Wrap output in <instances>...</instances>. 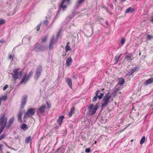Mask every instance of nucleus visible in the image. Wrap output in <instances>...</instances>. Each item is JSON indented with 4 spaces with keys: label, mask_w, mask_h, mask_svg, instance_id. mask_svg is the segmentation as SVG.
<instances>
[{
    "label": "nucleus",
    "mask_w": 153,
    "mask_h": 153,
    "mask_svg": "<svg viewBox=\"0 0 153 153\" xmlns=\"http://www.w3.org/2000/svg\"><path fill=\"white\" fill-rule=\"evenodd\" d=\"M109 92L106 94L103 97L102 101L101 104V107L103 108L104 107L106 106L108 104L110 101V99L111 98V96L109 95Z\"/></svg>",
    "instance_id": "f257e3e1"
},
{
    "label": "nucleus",
    "mask_w": 153,
    "mask_h": 153,
    "mask_svg": "<svg viewBox=\"0 0 153 153\" xmlns=\"http://www.w3.org/2000/svg\"><path fill=\"white\" fill-rule=\"evenodd\" d=\"M109 92L106 94L103 97L102 101L101 104V107L103 108L104 107L106 106L108 104L110 101V99L111 98V96L109 95Z\"/></svg>",
    "instance_id": "f03ea898"
},
{
    "label": "nucleus",
    "mask_w": 153,
    "mask_h": 153,
    "mask_svg": "<svg viewBox=\"0 0 153 153\" xmlns=\"http://www.w3.org/2000/svg\"><path fill=\"white\" fill-rule=\"evenodd\" d=\"M19 69H16L13 70V73L11 74L12 75V77L14 79L15 81H16L17 79L19 78V75L21 77L22 74V71H19Z\"/></svg>",
    "instance_id": "7ed1b4c3"
},
{
    "label": "nucleus",
    "mask_w": 153,
    "mask_h": 153,
    "mask_svg": "<svg viewBox=\"0 0 153 153\" xmlns=\"http://www.w3.org/2000/svg\"><path fill=\"white\" fill-rule=\"evenodd\" d=\"M7 119L4 113L1 114L0 116V124L1 126H4L5 127L7 123Z\"/></svg>",
    "instance_id": "20e7f679"
},
{
    "label": "nucleus",
    "mask_w": 153,
    "mask_h": 153,
    "mask_svg": "<svg viewBox=\"0 0 153 153\" xmlns=\"http://www.w3.org/2000/svg\"><path fill=\"white\" fill-rule=\"evenodd\" d=\"M35 112V109L34 108H30L28 109L26 112L25 113L24 117H26L27 116L31 117L34 115Z\"/></svg>",
    "instance_id": "39448f33"
},
{
    "label": "nucleus",
    "mask_w": 153,
    "mask_h": 153,
    "mask_svg": "<svg viewBox=\"0 0 153 153\" xmlns=\"http://www.w3.org/2000/svg\"><path fill=\"white\" fill-rule=\"evenodd\" d=\"M42 70V67L40 65H38L37 68L36 73L34 75V78L37 80L39 77Z\"/></svg>",
    "instance_id": "423d86ee"
},
{
    "label": "nucleus",
    "mask_w": 153,
    "mask_h": 153,
    "mask_svg": "<svg viewBox=\"0 0 153 153\" xmlns=\"http://www.w3.org/2000/svg\"><path fill=\"white\" fill-rule=\"evenodd\" d=\"M55 43L54 37L53 36L51 39L49 45V48L50 50H53V48L54 45Z\"/></svg>",
    "instance_id": "0eeeda50"
},
{
    "label": "nucleus",
    "mask_w": 153,
    "mask_h": 153,
    "mask_svg": "<svg viewBox=\"0 0 153 153\" xmlns=\"http://www.w3.org/2000/svg\"><path fill=\"white\" fill-rule=\"evenodd\" d=\"M27 96H25L22 99L21 105V108H23L24 107L27 101Z\"/></svg>",
    "instance_id": "6e6552de"
},
{
    "label": "nucleus",
    "mask_w": 153,
    "mask_h": 153,
    "mask_svg": "<svg viewBox=\"0 0 153 153\" xmlns=\"http://www.w3.org/2000/svg\"><path fill=\"white\" fill-rule=\"evenodd\" d=\"M45 47L44 45H40L39 47H35L34 48V50L36 52H39L40 51H43L44 50L43 48Z\"/></svg>",
    "instance_id": "1a4fd4ad"
},
{
    "label": "nucleus",
    "mask_w": 153,
    "mask_h": 153,
    "mask_svg": "<svg viewBox=\"0 0 153 153\" xmlns=\"http://www.w3.org/2000/svg\"><path fill=\"white\" fill-rule=\"evenodd\" d=\"M64 117V116L63 115L59 117L58 119L57 120V122L59 124V126H61L63 122V120Z\"/></svg>",
    "instance_id": "9d476101"
},
{
    "label": "nucleus",
    "mask_w": 153,
    "mask_h": 153,
    "mask_svg": "<svg viewBox=\"0 0 153 153\" xmlns=\"http://www.w3.org/2000/svg\"><path fill=\"white\" fill-rule=\"evenodd\" d=\"M75 110V108L74 106L72 107L71 108L70 111L68 114V117H70L72 116V115L74 113Z\"/></svg>",
    "instance_id": "9b49d317"
},
{
    "label": "nucleus",
    "mask_w": 153,
    "mask_h": 153,
    "mask_svg": "<svg viewBox=\"0 0 153 153\" xmlns=\"http://www.w3.org/2000/svg\"><path fill=\"white\" fill-rule=\"evenodd\" d=\"M27 76V74H26L24 76L23 79L21 81L20 83L21 84L23 83H25L27 82L28 81L29 79Z\"/></svg>",
    "instance_id": "f8f14e48"
},
{
    "label": "nucleus",
    "mask_w": 153,
    "mask_h": 153,
    "mask_svg": "<svg viewBox=\"0 0 153 153\" xmlns=\"http://www.w3.org/2000/svg\"><path fill=\"white\" fill-rule=\"evenodd\" d=\"M69 1L70 0H62L60 4V7L62 8L63 9H65L66 8V5H64V4L65 1L69 3Z\"/></svg>",
    "instance_id": "ddd939ff"
},
{
    "label": "nucleus",
    "mask_w": 153,
    "mask_h": 153,
    "mask_svg": "<svg viewBox=\"0 0 153 153\" xmlns=\"http://www.w3.org/2000/svg\"><path fill=\"white\" fill-rule=\"evenodd\" d=\"M72 61V59L71 57H69L66 60V65H67L68 66H70L71 65Z\"/></svg>",
    "instance_id": "4468645a"
},
{
    "label": "nucleus",
    "mask_w": 153,
    "mask_h": 153,
    "mask_svg": "<svg viewBox=\"0 0 153 153\" xmlns=\"http://www.w3.org/2000/svg\"><path fill=\"white\" fill-rule=\"evenodd\" d=\"M153 82V77L147 79L144 83L145 85H147L149 84H151Z\"/></svg>",
    "instance_id": "2eb2a0df"
},
{
    "label": "nucleus",
    "mask_w": 153,
    "mask_h": 153,
    "mask_svg": "<svg viewBox=\"0 0 153 153\" xmlns=\"http://www.w3.org/2000/svg\"><path fill=\"white\" fill-rule=\"evenodd\" d=\"M66 82L68 84L69 86L71 88H72V82L71 79L68 78L66 80Z\"/></svg>",
    "instance_id": "dca6fc26"
},
{
    "label": "nucleus",
    "mask_w": 153,
    "mask_h": 153,
    "mask_svg": "<svg viewBox=\"0 0 153 153\" xmlns=\"http://www.w3.org/2000/svg\"><path fill=\"white\" fill-rule=\"evenodd\" d=\"M45 106L44 105L41 106L38 108V111L39 112L42 113L44 112L45 109Z\"/></svg>",
    "instance_id": "f3484780"
},
{
    "label": "nucleus",
    "mask_w": 153,
    "mask_h": 153,
    "mask_svg": "<svg viewBox=\"0 0 153 153\" xmlns=\"http://www.w3.org/2000/svg\"><path fill=\"white\" fill-rule=\"evenodd\" d=\"M98 108V107L97 105L96 104L95 105V107L92 109L91 111L90 112L91 115H93L96 112Z\"/></svg>",
    "instance_id": "a211bd4d"
},
{
    "label": "nucleus",
    "mask_w": 153,
    "mask_h": 153,
    "mask_svg": "<svg viewBox=\"0 0 153 153\" xmlns=\"http://www.w3.org/2000/svg\"><path fill=\"white\" fill-rule=\"evenodd\" d=\"M137 68L136 67H134L131 69V71L128 74L129 76H131L136 71H137Z\"/></svg>",
    "instance_id": "6ab92c4d"
},
{
    "label": "nucleus",
    "mask_w": 153,
    "mask_h": 153,
    "mask_svg": "<svg viewBox=\"0 0 153 153\" xmlns=\"http://www.w3.org/2000/svg\"><path fill=\"white\" fill-rule=\"evenodd\" d=\"M134 8H132L131 7H130L128 8L126 10L125 13H131L134 11Z\"/></svg>",
    "instance_id": "aec40b11"
},
{
    "label": "nucleus",
    "mask_w": 153,
    "mask_h": 153,
    "mask_svg": "<svg viewBox=\"0 0 153 153\" xmlns=\"http://www.w3.org/2000/svg\"><path fill=\"white\" fill-rule=\"evenodd\" d=\"M69 42H68L65 46V51L66 52H67L68 51L71 50V48L69 45Z\"/></svg>",
    "instance_id": "412c9836"
},
{
    "label": "nucleus",
    "mask_w": 153,
    "mask_h": 153,
    "mask_svg": "<svg viewBox=\"0 0 153 153\" xmlns=\"http://www.w3.org/2000/svg\"><path fill=\"white\" fill-rule=\"evenodd\" d=\"M22 113L21 111H20L19 112L18 116V120L19 121L20 123L22 122Z\"/></svg>",
    "instance_id": "4be33fe9"
},
{
    "label": "nucleus",
    "mask_w": 153,
    "mask_h": 153,
    "mask_svg": "<svg viewBox=\"0 0 153 153\" xmlns=\"http://www.w3.org/2000/svg\"><path fill=\"white\" fill-rule=\"evenodd\" d=\"M132 53H128L126 56V57L125 58V59H126L127 60H131L132 59L131 58V57L132 56Z\"/></svg>",
    "instance_id": "5701e85b"
},
{
    "label": "nucleus",
    "mask_w": 153,
    "mask_h": 153,
    "mask_svg": "<svg viewBox=\"0 0 153 153\" xmlns=\"http://www.w3.org/2000/svg\"><path fill=\"white\" fill-rule=\"evenodd\" d=\"M122 55V54H120V55H117L115 56L114 59L115 63L118 62L119 59Z\"/></svg>",
    "instance_id": "b1692460"
},
{
    "label": "nucleus",
    "mask_w": 153,
    "mask_h": 153,
    "mask_svg": "<svg viewBox=\"0 0 153 153\" xmlns=\"http://www.w3.org/2000/svg\"><path fill=\"white\" fill-rule=\"evenodd\" d=\"M32 141V138L31 136H29L28 137L26 138L25 140V143H28Z\"/></svg>",
    "instance_id": "393cba45"
},
{
    "label": "nucleus",
    "mask_w": 153,
    "mask_h": 153,
    "mask_svg": "<svg viewBox=\"0 0 153 153\" xmlns=\"http://www.w3.org/2000/svg\"><path fill=\"white\" fill-rule=\"evenodd\" d=\"M94 105L93 104L90 105L88 107V109L89 112H91L92 109L93 108Z\"/></svg>",
    "instance_id": "a878e982"
},
{
    "label": "nucleus",
    "mask_w": 153,
    "mask_h": 153,
    "mask_svg": "<svg viewBox=\"0 0 153 153\" xmlns=\"http://www.w3.org/2000/svg\"><path fill=\"white\" fill-rule=\"evenodd\" d=\"M85 1V0H78L76 5L77 7H79L80 4Z\"/></svg>",
    "instance_id": "bb28decb"
},
{
    "label": "nucleus",
    "mask_w": 153,
    "mask_h": 153,
    "mask_svg": "<svg viewBox=\"0 0 153 153\" xmlns=\"http://www.w3.org/2000/svg\"><path fill=\"white\" fill-rule=\"evenodd\" d=\"M145 137L144 136H143L141 140H140V144H143L145 142Z\"/></svg>",
    "instance_id": "cd10ccee"
},
{
    "label": "nucleus",
    "mask_w": 153,
    "mask_h": 153,
    "mask_svg": "<svg viewBox=\"0 0 153 153\" xmlns=\"http://www.w3.org/2000/svg\"><path fill=\"white\" fill-rule=\"evenodd\" d=\"M7 98L6 96H2V97H0V100L1 101L2 100H4V101L7 100Z\"/></svg>",
    "instance_id": "c85d7f7f"
},
{
    "label": "nucleus",
    "mask_w": 153,
    "mask_h": 153,
    "mask_svg": "<svg viewBox=\"0 0 153 153\" xmlns=\"http://www.w3.org/2000/svg\"><path fill=\"white\" fill-rule=\"evenodd\" d=\"M33 72L32 71H30L28 74L27 76V77L29 79L31 76L33 75Z\"/></svg>",
    "instance_id": "c756f323"
},
{
    "label": "nucleus",
    "mask_w": 153,
    "mask_h": 153,
    "mask_svg": "<svg viewBox=\"0 0 153 153\" xmlns=\"http://www.w3.org/2000/svg\"><path fill=\"white\" fill-rule=\"evenodd\" d=\"M14 117H13L10 119L8 122L12 124L14 122Z\"/></svg>",
    "instance_id": "7c9ffc66"
},
{
    "label": "nucleus",
    "mask_w": 153,
    "mask_h": 153,
    "mask_svg": "<svg viewBox=\"0 0 153 153\" xmlns=\"http://www.w3.org/2000/svg\"><path fill=\"white\" fill-rule=\"evenodd\" d=\"M48 39V37L47 36H45L44 38H42V42H46Z\"/></svg>",
    "instance_id": "2f4dec72"
},
{
    "label": "nucleus",
    "mask_w": 153,
    "mask_h": 153,
    "mask_svg": "<svg viewBox=\"0 0 153 153\" xmlns=\"http://www.w3.org/2000/svg\"><path fill=\"white\" fill-rule=\"evenodd\" d=\"M124 83V80L123 79H121L119 81V84L120 85H123Z\"/></svg>",
    "instance_id": "473e14b6"
},
{
    "label": "nucleus",
    "mask_w": 153,
    "mask_h": 153,
    "mask_svg": "<svg viewBox=\"0 0 153 153\" xmlns=\"http://www.w3.org/2000/svg\"><path fill=\"white\" fill-rule=\"evenodd\" d=\"M12 125V124H11L8 122V124L7 125H6L5 127L6 129H8Z\"/></svg>",
    "instance_id": "72a5a7b5"
},
{
    "label": "nucleus",
    "mask_w": 153,
    "mask_h": 153,
    "mask_svg": "<svg viewBox=\"0 0 153 153\" xmlns=\"http://www.w3.org/2000/svg\"><path fill=\"white\" fill-rule=\"evenodd\" d=\"M5 23V20L4 19H1L0 20V26Z\"/></svg>",
    "instance_id": "f704fd0d"
},
{
    "label": "nucleus",
    "mask_w": 153,
    "mask_h": 153,
    "mask_svg": "<svg viewBox=\"0 0 153 153\" xmlns=\"http://www.w3.org/2000/svg\"><path fill=\"white\" fill-rule=\"evenodd\" d=\"M6 137V134H2L0 136V140H2V139Z\"/></svg>",
    "instance_id": "c9c22d12"
},
{
    "label": "nucleus",
    "mask_w": 153,
    "mask_h": 153,
    "mask_svg": "<svg viewBox=\"0 0 153 153\" xmlns=\"http://www.w3.org/2000/svg\"><path fill=\"white\" fill-rule=\"evenodd\" d=\"M48 23H49V22L48 21V20H44L43 22L42 23L43 24L45 25H48Z\"/></svg>",
    "instance_id": "e433bc0d"
},
{
    "label": "nucleus",
    "mask_w": 153,
    "mask_h": 153,
    "mask_svg": "<svg viewBox=\"0 0 153 153\" xmlns=\"http://www.w3.org/2000/svg\"><path fill=\"white\" fill-rule=\"evenodd\" d=\"M5 127L4 126H1L0 128V134L2 132Z\"/></svg>",
    "instance_id": "4c0bfd02"
},
{
    "label": "nucleus",
    "mask_w": 153,
    "mask_h": 153,
    "mask_svg": "<svg viewBox=\"0 0 153 153\" xmlns=\"http://www.w3.org/2000/svg\"><path fill=\"white\" fill-rule=\"evenodd\" d=\"M26 125L25 123H23L21 126V128L22 129L24 130L26 128Z\"/></svg>",
    "instance_id": "58836bf2"
},
{
    "label": "nucleus",
    "mask_w": 153,
    "mask_h": 153,
    "mask_svg": "<svg viewBox=\"0 0 153 153\" xmlns=\"http://www.w3.org/2000/svg\"><path fill=\"white\" fill-rule=\"evenodd\" d=\"M41 23H39V24L38 25H37V27H36V28H37V31H38L39 29H40V28L41 27Z\"/></svg>",
    "instance_id": "ea45409f"
},
{
    "label": "nucleus",
    "mask_w": 153,
    "mask_h": 153,
    "mask_svg": "<svg viewBox=\"0 0 153 153\" xmlns=\"http://www.w3.org/2000/svg\"><path fill=\"white\" fill-rule=\"evenodd\" d=\"M103 95H104L103 93H102L100 94L99 96H98L97 97H98V98L99 100L101 99L102 98Z\"/></svg>",
    "instance_id": "a19ab883"
},
{
    "label": "nucleus",
    "mask_w": 153,
    "mask_h": 153,
    "mask_svg": "<svg viewBox=\"0 0 153 153\" xmlns=\"http://www.w3.org/2000/svg\"><path fill=\"white\" fill-rule=\"evenodd\" d=\"M125 39L124 38H123L121 39V40L120 43H121V44L122 45H123L124 44V43H125Z\"/></svg>",
    "instance_id": "79ce46f5"
},
{
    "label": "nucleus",
    "mask_w": 153,
    "mask_h": 153,
    "mask_svg": "<svg viewBox=\"0 0 153 153\" xmlns=\"http://www.w3.org/2000/svg\"><path fill=\"white\" fill-rule=\"evenodd\" d=\"M91 151V149L90 148H87L85 149V152L86 153H88Z\"/></svg>",
    "instance_id": "37998d69"
},
{
    "label": "nucleus",
    "mask_w": 153,
    "mask_h": 153,
    "mask_svg": "<svg viewBox=\"0 0 153 153\" xmlns=\"http://www.w3.org/2000/svg\"><path fill=\"white\" fill-rule=\"evenodd\" d=\"M3 146V145L2 144H0V152H2L3 151L2 147Z\"/></svg>",
    "instance_id": "c03bdc74"
},
{
    "label": "nucleus",
    "mask_w": 153,
    "mask_h": 153,
    "mask_svg": "<svg viewBox=\"0 0 153 153\" xmlns=\"http://www.w3.org/2000/svg\"><path fill=\"white\" fill-rule=\"evenodd\" d=\"M8 87V85L7 84L3 88V90H5Z\"/></svg>",
    "instance_id": "a18cd8bd"
},
{
    "label": "nucleus",
    "mask_w": 153,
    "mask_h": 153,
    "mask_svg": "<svg viewBox=\"0 0 153 153\" xmlns=\"http://www.w3.org/2000/svg\"><path fill=\"white\" fill-rule=\"evenodd\" d=\"M97 98H98L97 96H96L94 97L93 99V100H92L93 101L95 102L96 101Z\"/></svg>",
    "instance_id": "49530a36"
},
{
    "label": "nucleus",
    "mask_w": 153,
    "mask_h": 153,
    "mask_svg": "<svg viewBox=\"0 0 153 153\" xmlns=\"http://www.w3.org/2000/svg\"><path fill=\"white\" fill-rule=\"evenodd\" d=\"M100 91L99 90H97V91L96 93H95L96 96H98V94H99V93Z\"/></svg>",
    "instance_id": "de8ad7c7"
},
{
    "label": "nucleus",
    "mask_w": 153,
    "mask_h": 153,
    "mask_svg": "<svg viewBox=\"0 0 153 153\" xmlns=\"http://www.w3.org/2000/svg\"><path fill=\"white\" fill-rule=\"evenodd\" d=\"M8 58L10 59H12V61L13 60V58L12 57V56L11 54H10L8 56Z\"/></svg>",
    "instance_id": "09e8293b"
},
{
    "label": "nucleus",
    "mask_w": 153,
    "mask_h": 153,
    "mask_svg": "<svg viewBox=\"0 0 153 153\" xmlns=\"http://www.w3.org/2000/svg\"><path fill=\"white\" fill-rule=\"evenodd\" d=\"M46 104L47 105L48 108H50L51 107V105L48 102H46Z\"/></svg>",
    "instance_id": "8fccbe9b"
},
{
    "label": "nucleus",
    "mask_w": 153,
    "mask_h": 153,
    "mask_svg": "<svg viewBox=\"0 0 153 153\" xmlns=\"http://www.w3.org/2000/svg\"><path fill=\"white\" fill-rule=\"evenodd\" d=\"M4 42L3 39H1L0 40V43H3Z\"/></svg>",
    "instance_id": "3c124183"
},
{
    "label": "nucleus",
    "mask_w": 153,
    "mask_h": 153,
    "mask_svg": "<svg viewBox=\"0 0 153 153\" xmlns=\"http://www.w3.org/2000/svg\"><path fill=\"white\" fill-rule=\"evenodd\" d=\"M147 37L149 39H150L151 38V36L149 35H148L147 36Z\"/></svg>",
    "instance_id": "603ef678"
},
{
    "label": "nucleus",
    "mask_w": 153,
    "mask_h": 153,
    "mask_svg": "<svg viewBox=\"0 0 153 153\" xmlns=\"http://www.w3.org/2000/svg\"><path fill=\"white\" fill-rule=\"evenodd\" d=\"M5 145H6V146H7V147H8L9 149H11V147H10V146H8V145H7L6 143H5Z\"/></svg>",
    "instance_id": "864d4df0"
},
{
    "label": "nucleus",
    "mask_w": 153,
    "mask_h": 153,
    "mask_svg": "<svg viewBox=\"0 0 153 153\" xmlns=\"http://www.w3.org/2000/svg\"><path fill=\"white\" fill-rule=\"evenodd\" d=\"M118 91V90L117 89H116L114 91V92L116 94L117 92V91Z\"/></svg>",
    "instance_id": "5fc2aeb1"
},
{
    "label": "nucleus",
    "mask_w": 153,
    "mask_h": 153,
    "mask_svg": "<svg viewBox=\"0 0 153 153\" xmlns=\"http://www.w3.org/2000/svg\"><path fill=\"white\" fill-rule=\"evenodd\" d=\"M151 22L153 23V17H152V19L151 20Z\"/></svg>",
    "instance_id": "6e6d98bb"
},
{
    "label": "nucleus",
    "mask_w": 153,
    "mask_h": 153,
    "mask_svg": "<svg viewBox=\"0 0 153 153\" xmlns=\"http://www.w3.org/2000/svg\"><path fill=\"white\" fill-rule=\"evenodd\" d=\"M121 1L123 2H125L126 0H120Z\"/></svg>",
    "instance_id": "4d7b16f0"
},
{
    "label": "nucleus",
    "mask_w": 153,
    "mask_h": 153,
    "mask_svg": "<svg viewBox=\"0 0 153 153\" xmlns=\"http://www.w3.org/2000/svg\"><path fill=\"white\" fill-rule=\"evenodd\" d=\"M96 143H97V141H94V144H96Z\"/></svg>",
    "instance_id": "13d9d810"
},
{
    "label": "nucleus",
    "mask_w": 153,
    "mask_h": 153,
    "mask_svg": "<svg viewBox=\"0 0 153 153\" xmlns=\"http://www.w3.org/2000/svg\"><path fill=\"white\" fill-rule=\"evenodd\" d=\"M58 128V127H57V126H56L55 127V128L56 129H57Z\"/></svg>",
    "instance_id": "bf43d9fd"
},
{
    "label": "nucleus",
    "mask_w": 153,
    "mask_h": 153,
    "mask_svg": "<svg viewBox=\"0 0 153 153\" xmlns=\"http://www.w3.org/2000/svg\"><path fill=\"white\" fill-rule=\"evenodd\" d=\"M106 22L107 25H108V21H106Z\"/></svg>",
    "instance_id": "052dcab7"
},
{
    "label": "nucleus",
    "mask_w": 153,
    "mask_h": 153,
    "mask_svg": "<svg viewBox=\"0 0 153 153\" xmlns=\"http://www.w3.org/2000/svg\"><path fill=\"white\" fill-rule=\"evenodd\" d=\"M1 101L0 100V105H1Z\"/></svg>",
    "instance_id": "680f3d73"
},
{
    "label": "nucleus",
    "mask_w": 153,
    "mask_h": 153,
    "mask_svg": "<svg viewBox=\"0 0 153 153\" xmlns=\"http://www.w3.org/2000/svg\"><path fill=\"white\" fill-rule=\"evenodd\" d=\"M133 141V140H131V142H132Z\"/></svg>",
    "instance_id": "e2e57ef3"
},
{
    "label": "nucleus",
    "mask_w": 153,
    "mask_h": 153,
    "mask_svg": "<svg viewBox=\"0 0 153 153\" xmlns=\"http://www.w3.org/2000/svg\"><path fill=\"white\" fill-rule=\"evenodd\" d=\"M7 153H10L9 152H7Z\"/></svg>",
    "instance_id": "0e129e2a"
}]
</instances>
